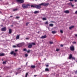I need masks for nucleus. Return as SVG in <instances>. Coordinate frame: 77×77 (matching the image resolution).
<instances>
[{
    "label": "nucleus",
    "mask_w": 77,
    "mask_h": 77,
    "mask_svg": "<svg viewBox=\"0 0 77 77\" xmlns=\"http://www.w3.org/2000/svg\"><path fill=\"white\" fill-rule=\"evenodd\" d=\"M21 69V68H19L18 69Z\"/></svg>",
    "instance_id": "nucleus-58"
},
{
    "label": "nucleus",
    "mask_w": 77,
    "mask_h": 77,
    "mask_svg": "<svg viewBox=\"0 0 77 77\" xmlns=\"http://www.w3.org/2000/svg\"><path fill=\"white\" fill-rule=\"evenodd\" d=\"M38 62V61H36V62Z\"/></svg>",
    "instance_id": "nucleus-63"
},
{
    "label": "nucleus",
    "mask_w": 77,
    "mask_h": 77,
    "mask_svg": "<svg viewBox=\"0 0 77 77\" xmlns=\"http://www.w3.org/2000/svg\"><path fill=\"white\" fill-rule=\"evenodd\" d=\"M2 0H0V1H2Z\"/></svg>",
    "instance_id": "nucleus-61"
},
{
    "label": "nucleus",
    "mask_w": 77,
    "mask_h": 77,
    "mask_svg": "<svg viewBox=\"0 0 77 77\" xmlns=\"http://www.w3.org/2000/svg\"><path fill=\"white\" fill-rule=\"evenodd\" d=\"M14 52V51H11V52L10 53L11 54H13Z\"/></svg>",
    "instance_id": "nucleus-25"
},
{
    "label": "nucleus",
    "mask_w": 77,
    "mask_h": 77,
    "mask_svg": "<svg viewBox=\"0 0 77 77\" xmlns=\"http://www.w3.org/2000/svg\"><path fill=\"white\" fill-rule=\"evenodd\" d=\"M42 20L43 21H45V20H46L47 19H46V18H45V17H44V18H42Z\"/></svg>",
    "instance_id": "nucleus-20"
},
{
    "label": "nucleus",
    "mask_w": 77,
    "mask_h": 77,
    "mask_svg": "<svg viewBox=\"0 0 77 77\" xmlns=\"http://www.w3.org/2000/svg\"><path fill=\"white\" fill-rule=\"evenodd\" d=\"M60 32L61 33H63V31L62 30H60Z\"/></svg>",
    "instance_id": "nucleus-36"
},
{
    "label": "nucleus",
    "mask_w": 77,
    "mask_h": 77,
    "mask_svg": "<svg viewBox=\"0 0 77 77\" xmlns=\"http://www.w3.org/2000/svg\"><path fill=\"white\" fill-rule=\"evenodd\" d=\"M75 74H77V71H76L75 72Z\"/></svg>",
    "instance_id": "nucleus-49"
},
{
    "label": "nucleus",
    "mask_w": 77,
    "mask_h": 77,
    "mask_svg": "<svg viewBox=\"0 0 77 77\" xmlns=\"http://www.w3.org/2000/svg\"><path fill=\"white\" fill-rule=\"evenodd\" d=\"M60 47H63V45H60Z\"/></svg>",
    "instance_id": "nucleus-38"
},
{
    "label": "nucleus",
    "mask_w": 77,
    "mask_h": 77,
    "mask_svg": "<svg viewBox=\"0 0 77 77\" xmlns=\"http://www.w3.org/2000/svg\"><path fill=\"white\" fill-rule=\"evenodd\" d=\"M31 45H36V44H35V43H33L32 42L31 44Z\"/></svg>",
    "instance_id": "nucleus-24"
},
{
    "label": "nucleus",
    "mask_w": 77,
    "mask_h": 77,
    "mask_svg": "<svg viewBox=\"0 0 77 77\" xmlns=\"http://www.w3.org/2000/svg\"><path fill=\"white\" fill-rule=\"evenodd\" d=\"M72 43L73 44H76V42H73Z\"/></svg>",
    "instance_id": "nucleus-40"
},
{
    "label": "nucleus",
    "mask_w": 77,
    "mask_h": 77,
    "mask_svg": "<svg viewBox=\"0 0 77 77\" xmlns=\"http://www.w3.org/2000/svg\"><path fill=\"white\" fill-rule=\"evenodd\" d=\"M75 14H77V10L75 12Z\"/></svg>",
    "instance_id": "nucleus-46"
},
{
    "label": "nucleus",
    "mask_w": 77,
    "mask_h": 77,
    "mask_svg": "<svg viewBox=\"0 0 77 77\" xmlns=\"http://www.w3.org/2000/svg\"><path fill=\"white\" fill-rule=\"evenodd\" d=\"M5 54H3V53L0 54V56H5Z\"/></svg>",
    "instance_id": "nucleus-14"
},
{
    "label": "nucleus",
    "mask_w": 77,
    "mask_h": 77,
    "mask_svg": "<svg viewBox=\"0 0 77 77\" xmlns=\"http://www.w3.org/2000/svg\"><path fill=\"white\" fill-rule=\"evenodd\" d=\"M1 27H3V25H1Z\"/></svg>",
    "instance_id": "nucleus-56"
},
{
    "label": "nucleus",
    "mask_w": 77,
    "mask_h": 77,
    "mask_svg": "<svg viewBox=\"0 0 77 77\" xmlns=\"http://www.w3.org/2000/svg\"><path fill=\"white\" fill-rule=\"evenodd\" d=\"M37 76V75H34V77H36Z\"/></svg>",
    "instance_id": "nucleus-51"
},
{
    "label": "nucleus",
    "mask_w": 77,
    "mask_h": 77,
    "mask_svg": "<svg viewBox=\"0 0 77 77\" xmlns=\"http://www.w3.org/2000/svg\"><path fill=\"white\" fill-rule=\"evenodd\" d=\"M6 30V28L5 27H4L1 29V30L3 32H5Z\"/></svg>",
    "instance_id": "nucleus-6"
},
{
    "label": "nucleus",
    "mask_w": 77,
    "mask_h": 77,
    "mask_svg": "<svg viewBox=\"0 0 77 77\" xmlns=\"http://www.w3.org/2000/svg\"><path fill=\"white\" fill-rule=\"evenodd\" d=\"M3 64H6V61H3Z\"/></svg>",
    "instance_id": "nucleus-30"
},
{
    "label": "nucleus",
    "mask_w": 77,
    "mask_h": 77,
    "mask_svg": "<svg viewBox=\"0 0 77 77\" xmlns=\"http://www.w3.org/2000/svg\"><path fill=\"white\" fill-rule=\"evenodd\" d=\"M64 13L66 14H69V11L68 10H66L64 11Z\"/></svg>",
    "instance_id": "nucleus-9"
},
{
    "label": "nucleus",
    "mask_w": 77,
    "mask_h": 77,
    "mask_svg": "<svg viewBox=\"0 0 77 77\" xmlns=\"http://www.w3.org/2000/svg\"><path fill=\"white\" fill-rule=\"evenodd\" d=\"M49 43H50V44H53V42H50Z\"/></svg>",
    "instance_id": "nucleus-31"
},
{
    "label": "nucleus",
    "mask_w": 77,
    "mask_h": 77,
    "mask_svg": "<svg viewBox=\"0 0 77 77\" xmlns=\"http://www.w3.org/2000/svg\"><path fill=\"white\" fill-rule=\"evenodd\" d=\"M51 23H55V22L53 21H51Z\"/></svg>",
    "instance_id": "nucleus-47"
},
{
    "label": "nucleus",
    "mask_w": 77,
    "mask_h": 77,
    "mask_svg": "<svg viewBox=\"0 0 77 77\" xmlns=\"http://www.w3.org/2000/svg\"><path fill=\"white\" fill-rule=\"evenodd\" d=\"M49 5L48 3H42L39 5H37L35 6V8L36 9H41V6H48Z\"/></svg>",
    "instance_id": "nucleus-1"
},
{
    "label": "nucleus",
    "mask_w": 77,
    "mask_h": 77,
    "mask_svg": "<svg viewBox=\"0 0 77 77\" xmlns=\"http://www.w3.org/2000/svg\"><path fill=\"white\" fill-rule=\"evenodd\" d=\"M69 1H70V2H73L74 0H69Z\"/></svg>",
    "instance_id": "nucleus-45"
},
{
    "label": "nucleus",
    "mask_w": 77,
    "mask_h": 77,
    "mask_svg": "<svg viewBox=\"0 0 77 77\" xmlns=\"http://www.w3.org/2000/svg\"><path fill=\"white\" fill-rule=\"evenodd\" d=\"M26 39H29V38H26Z\"/></svg>",
    "instance_id": "nucleus-48"
},
{
    "label": "nucleus",
    "mask_w": 77,
    "mask_h": 77,
    "mask_svg": "<svg viewBox=\"0 0 77 77\" xmlns=\"http://www.w3.org/2000/svg\"><path fill=\"white\" fill-rule=\"evenodd\" d=\"M70 50L71 51H74V46H72L70 47Z\"/></svg>",
    "instance_id": "nucleus-3"
},
{
    "label": "nucleus",
    "mask_w": 77,
    "mask_h": 77,
    "mask_svg": "<svg viewBox=\"0 0 77 77\" xmlns=\"http://www.w3.org/2000/svg\"><path fill=\"white\" fill-rule=\"evenodd\" d=\"M18 11V9L17 8H15L14 9H13V11Z\"/></svg>",
    "instance_id": "nucleus-15"
},
{
    "label": "nucleus",
    "mask_w": 77,
    "mask_h": 77,
    "mask_svg": "<svg viewBox=\"0 0 77 77\" xmlns=\"http://www.w3.org/2000/svg\"><path fill=\"white\" fill-rule=\"evenodd\" d=\"M74 26H72L69 27V30H71V29H73V28H74Z\"/></svg>",
    "instance_id": "nucleus-11"
},
{
    "label": "nucleus",
    "mask_w": 77,
    "mask_h": 77,
    "mask_svg": "<svg viewBox=\"0 0 77 77\" xmlns=\"http://www.w3.org/2000/svg\"><path fill=\"white\" fill-rule=\"evenodd\" d=\"M23 51H27V49L26 48L23 49Z\"/></svg>",
    "instance_id": "nucleus-22"
},
{
    "label": "nucleus",
    "mask_w": 77,
    "mask_h": 77,
    "mask_svg": "<svg viewBox=\"0 0 77 77\" xmlns=\"http://www.w3.org/2000/svg\"><path fill=\"white\" fill-rule=\"evenodd\" d=\"M31 8H35V6L33 5H31Z\"/></svg>",
    "instance_id": "nucleus-28"
},
{
    "label": "nucleus",
    "mask_w": 77,
    "mask_h": 77,
    "mask_svg": "<svg viewBox=\"0 0 77 77\" xmlns=\"http://www.w3.org/2000/svg\"><path fill=\"white\" fill-rule=\"evenodd\" d=\"M72 57V54H70L69 55V59H71Z\"/></svg>",
    "instance_id": "nucleus-7"
},
{
    "label": "nucleus",
    "mask_w": 77,
    "mask_h": 77,
    "mask_svg": "<svg viewBox=\"0 0 77 77\" xmlns=\"http://www.w3.org/2000/svg\"><path fill=\"white\" fill-rule=\"evenodd\" d=\"M18 51L17 50H15V51Z\"/></svg>",
    "instance_id": "nucleus-54"
},
{
    "label": "nucleus",
    "mask_w": 77,
    "mask_h": 77,
    "mask_svg": "<svg viewBox=\"0 0 77 77\" xmlns=\"http://www.w3.org/2000/svg\"><path fill=\"white\" fill-rule=\"evenodd\" d=\"M30 50H29L27 51V53H30Z\"/></svg>",
    "instance_id": "nucleus-34"
},
{
    "label": "nucleus",
    "mask_w": 77,
    "mask_h": 77,
    "mask_svg": "<svg viewBox=\"0 0 77 77\" xmlns=\"http://www.w3.org/2000/svg\"><path fill=\"white\" fill-rule=\"evenodd\" d=\"M28 75V73H26V74L25 77H27V75Z\"/></svg>",
    "instance_id": "nucleus-26"
},
{
    "label": "nucleus",
    "mask_w": 77,
    "mask_h": 77,
    "mask_svg": "<svg viewBox=\"0 0 77 77\" xmlns=\"http://www.w3.org/2000/svg\"><path fill=\"white\" fill-rule=\"evenodd\" d=\"M26 65H27V62L26 63Z\"/></svg>",
    "instance_id": "nucleus-60"
},
{
    "label": "nucleus",
    "mask_w": 77,
    "mask_h": 77,
    "mask_svg": "<svg viewBox=\"0 0 77 77\" xmlns=\"http://www.w3.org/2000/svg\"><path fill=\"white\" fill-rule=\"evenodd\" d=\"M13 47L14 48H16V47H17V46H16L15 45H13Z\"/></svg>",
    "instance_id": "nucleus-37"
},
{
    "label": "nucleus",
    "mask_w": 77,
    "mask_h": 77,
    "mask_svg": "<svg viewBox=\"0 0 77 77\" xmlns=\"http://www.w3.org/2000/svg\"><path fill=\"white\" fill-rule=\"evenodd\" d=\"M13 17V16H10V18H11V17Z\"/></svg>",
    "instance_id": "nucleus-52"
},
{
    "label": "nucleus",
    "mask_w": 77,
    "mask_h": 77,
    "mask_svg": "<svg viewBox=\"0 0 77 77\" xmlns=\"http://www.w3.org/2000/svg\"><path fill=\"white\" fill-rule=\"evenodd\" d=\"M46 37H47V35H45L44 36H42L41 37V38H42V39H43V38H46Z\"/></svg>",
    "instance_id": "nucleus-10"
},
{
    "label": "nucleus",
    "mask_w": 77,
    "mask_h": 77,
    "mask_svg": "<svg viewBox=\"0 0 77 77\" xmlns=\"http://www.w3.org/2000/svg\"><path fill=\"white\" fill-rule=\"evenodd\" d=\"M74 1L75 2H77V0H75Z\"/></svg>",
    "instance_id": "nucleus-53"
},
{
    "label": "nucleus",
    "mask_w": 77,
    "mask_h": 77,
    "mask_svg": "<svg viewBox=\"0 0 77 77\" xmlns=\"http://www.w3.org/2000/svg\"><path fill=\"white\" fill-rule=\"evenodd\" d=\"M16 1L17 2L20 3H23L24 2V1L23 0H16Z\"/></svg>",
    "instance_id": "nucleus-4"
},
{
    "label": "nucleus",
    "mask_w": 77,
    "mask_h": 77,
    "mask_svg": "<svg viewBox=\"0 0 77 77\" xmlns=\"http://www.w3.org/2000/svg\"><path fill=\"white\" fill-rule=\"evenodd\" d=\"M29 24V22H28V23H26V26H28V25Z\"/></svg>",
    "instance_id": "nucleus-27"
},
{
    "label": "nucleus",
    "mask_w": 77,
    "mask_h": 77,
    "mask_svg": "<svg viewBox=\"0 0 77 77\" xmlns=\"http://www.w3.org/2000/svg\"><path fill=\"white\" fill-rule=\"evenodd\" d=\"M12 30L11 29H10L9 30V34H11V33H12Z\"/></svg>",
    "instance_id": "nucleus-13"
},
{
    "label": "nucleus",
    "mask_w": 77,
    "mask_h": 77,
    "mask_svg": "<svg viewBox=\"0 0 77 77\" xmlns=\"http://www.w3.org/2000/svg\"><path fill=\"white\" fill-rule=\"evenodd\" d=\"M11 27H13V25H11Z\"/></svg>",
    "instance_id": "nucleus-57"
},
{
    "label": "nucleus",
    "mask_w": 77,
    "mask_h": 77,
    "mask_svg": "<svg viewBox=\"0 0 77 77\" xmlns=\"http://www.w3.org/2000/svg\"><path fill=\"white\" fill-rule=\"evenodd\" d=\"M74 35L75 36H76V37H77V34H75Z\"/></svg>",
    "instance_id": "nucleus-44"
},
{
    "label": "nucleus",
    "mask_w": 77,
    "mask_h": 77,
    "mask_svg": "<svg viewBox=\"0 0 77 77\" xmlns=\"http://www.w3.org/2000/svg\"><path fill=\"white\" fill-rule=\"evenodd\" d=\"M49 26L51 27H53V24H49Z\"/></svg>",
    "instance_id": "nucleus-21"
},
{
    "label": "nucleus",
    "mask_w": 77,
    "mask_h": 77,
    "mask_svg": "<svg viewBox=\"0 0 77 77\" xmlns=\"http://www.w3.org/2000/svg\"><path fill=\"white\" fill-rule=\"evenodd\" d=\"M31 68H33V69H34V68H35V67H36V66L35 65H32L31 66Z\"/></svg>",
    "instance_id": "nucleus-12"
},
{
    "label": "nucleus",
    "mask_w": 77,
    "mask_h": 77,
    "mask_svg": "<svg viewBox=\"0 0 77 77\" xmlns=\"http://www.w3.org/2000/svg\"><path fill=\"white\" fill-rule=\"evenodd\" d=\"M25 57H27L28 56V54H25Z\"/></svg>",
    "instance_id": "nucleus-33"
},
{
    "label": "nucleus",
    "mask_w": 77,
    "mask_h": 77,
    "mask_svg": "<svg viewBox=\"0 0 77 77\" xmlns=\"http://www.w3.org/2000/svg\"><path fill=\"white\" fill-rule=\"evenodd\" d=\"M18 18H20V17H16V19H18Z\"/></svg>",
    "instance_id": "nucleus-35"
},
{
    "label": "nucleus",
    "mask_w": 77,
    "mask_h": 77,
    "mask_svg": "<svg viewBox=\"0 0 77 77\" xmlns=\"http://www.w3.org/2000/svg\"><path fill=\"white\" fill-rule=\"evenodd\" d=\"M36 64H38V65H40L41 64L40 63H37Z\"/></svg>",
    "instance_id": "nucleus-43"
},
{
    "label": "nucleus",
    "mask_w": 77,
    "mask_h": 77,
    "mask_svg": "<svg viewBox=\"0 0 77 77\" xmlns=\"http://www.w3.org/2000/svg\"><path fill=\"white\" fill-rule=\"evenodd\" d=\"M30 6V5L29 4H27L26 5V4H23L22 5V6L23 9H27V8H28Z\"/></svg>",
    "instance_id": "nucleus-2"
},
{
    "label": "nucleus",
    "mask_w": 77,
    "mask_h": 77,
    "mask_svg": "<svg viewBox=\"0 0 77 77\" xmlns=\"http://www.w3.org/2000/svg\"><path fill=\"white\" fill-rule=\"evenodd\" d=\"M28 44V47L29 48H31L32 47V45L30 43H29Z\"/></svg>",
    "instance_id": "nucleus-5"
},
{
    "label": "nucleus",
    "mask_w": 77,
    "mask_h": 77,
    "mask_svg": "<svg viewBox=\"0 0 77 77\" xmlns=\"http://www.w3.org/2000/svg\"><path fill=\"white\" fill-rule=\"evenodd\" d=\"M45 24H48V21H46V22H45Z\"/></svg>",
    "instance_id": "nucleus-32"
},
{
    "label": "nucleus",
    "mask_w": 77,
    "mask_h": 77,
    "mask_svg": "<svg viewBox=\"0 0 77 77\" xmlns=\"http://www.w3.org/2000/svg\"><path fill=\"white\" fill-rule=\"evenodd\" d=\"M17 46L18 47H20L21 46V45L20 44H18L17 45Z\"/></svg>",
    "instance_id": "nucleus-17"
},
{
    "label": "nucleus",
    "mask_w": 77,
    "mask_h": 77,
    "mask_svg": "<svg viewBox=\"0 0 77 77\" xmlns=\"http://www.w3.org/2000/svg\"><path fill=\"white\" fill-rule=\"evenodd\" d=\"M38 33H39V32H38Z\"/></svg>",
    "instance_id": "nucleus-59"
},
{
    "label": "nucleus",
    "mask_w": 77,
    "mask_h": 77,
    "mask_svg": "<svg viewBox=\"0 0 77 77\" xmlns=\"http://www.w3.org/2000/svg\"><path fill=\"white\" fill-rule=\"evenodd\" d=\"M72 7H74V5H72V4L71 5Z\"/></svg>",
    "instance_id": "nucleus-50"
},
{
    "label": "nucleus",
    "mask_w": 77,
    "mask_h": 77,
    "mask_svg": "<svg viewBox=\"0 0 77 77\" xmlns=\"http://www.w3.org/2000/svg\"><path fill=\"white\" fill-rule=\"evenodd\" d=\"M13 54H14V56H16V53H13Z\"/></svg>",
    "instance_id": "nucleus-41"
},
{
    "label": "nucleus",
    "mask_w": 77,
    "mask_h": 77,
    "mask_svg": "<svg viewBox=\"0 0 77 77\" xmlns=\"http://www.w3.org/2000/svg\"><path fill=\"white\" fill-rule=\"evenodd\" d=\"M45 71H49V69L48 68H46L45 69Z\"/></svg>",
    "instance_id": "nucleus-18"
},
{
    "label": "nucleus",
    "mask_w": 77,
    "mask_h": 77,
    "mask_svg": "<svg viewBox=\"0 0 77 77\" xmlns=\"http://www.w3.org/2000/svg\"><path fill=\"white\" fill-rule=\"evenodd\" d=\"M49 66L48 65V64H47V65H46V67H48Z\"/></svg>",
    "instance_id": "nucleus-42"
},
{
    "label": "nucleus",
    "mask_w": 77,
    "mask_h": 77,
    "mask_svg": "<svg viewBox=\"0 0 77 77\" xmlns=\"http://www.w3.org/2000/svg\"><path fill=\"white\" fill-rule=\"evenodd\" d=\"M68 5H70L71 6L72 5V3L71 2H70L68 4Z\"/></svg>",
    "instance_id": "nucleus-23"
},
{
    "label": "nucleus",
    "mask_w": 77,
    "mask_h": 77,
    "mask_svg": "<svg viewBox=\"0 0 77 77\" xmlns=\"http://www.w3.org/2000/svg\"><path fill=\"white\" fill-rule=\"evenodd\" d=\"M20 34L19 35H17L16 37V39H19V38H20Z\"/></svg>",
    "instance_id": "nucleus-8"
},
{
    "label": "nucleus",
    "mask_w": 77,
    "mask_h": 77,
    "mask_svg": "<svg viewBox=\"0 0 77 77\" xmlns=\"http://www.w3.org/2000/svg\"><path fill=\"white\" fill-rule=\"evenodd\" d=\"M39 13V11H35L34 12V13L35 14H38Z\"/></svg>",
    "instance_id": "nucleus-16"
},
{
    "label": "nucleus",
    "mask_w": 77,
    "mask_h": 77,
    "mask_svg": "<svg viewBox=\"0 0 77 77\" xmlns=\"http://www.w3.org/2000/svg\"><path fill=\"white\" fill-rule=\"evenodd\" d=\"M59 51V49H57L56 50V51Z\"/></svg>",
    "instance_id": "nucleus-39"
},
{
    "label": "nucleus",
    "mask_w": 77,
    "mask_h": 77,
    "mask_svg": "<svg viewBox=\"0 0 77 77\" xmlns=\"http://www.w3.org/2000/svg\"><path fill=\"white\" fill-rule=\"evenodd\" d=\"M18 74V72H16V75H17Z\"/></svg>",
    "instance_id": "nucleus-55"
},
{
    "label": "nucleus",
    "mask_w": 77,
    "mask_h": 77,
    "mask_svg": "<svg viewBox=\"0 0 77 77\" xmlns=\"http://www.w3.org/2000/svg\"><path fill=\"white\" fill-rule=\"evenodd\" d=\"M52 33L53 34H55V33H56V32L55 31H52Z\"/></svg>",
    "instance_id": "nucleus-19"
},
{
    "label": "nucleus",
    "mask_w": 77,
    "mask_h": 77,
    "mask_svg": "<svg viewBox=\"0 0 77 77\" xmlns=\"http://www.w3.org/2000/svg\"><path fill=\"white\" fill-rule=\"evenodd\" d=\"M2 12L0 11V13H1Z\"/></svg>",
    "instance_id": "nucleus-62"
},
{
    "label": "nucleus",
    "mask_w": 77,
    "mask_h": 77,
    "mask_svg": "<svg viewBox=\"0 0 77 77\" xmlns=\"http://www.w3.org/2000/svg\"><path fill=\"white\" fill-rule=\"evenodd\" d=\"M72 59H73L74 60H75V57H72Z\"/></svg>",
    "instance_id": "nucleus-29"
}]
</instances>
